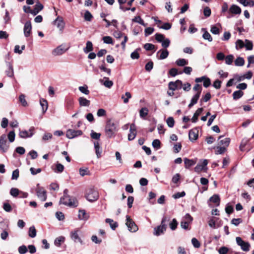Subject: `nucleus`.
I'll list each match as a JSON object with an SVG mask.
<instances>
[{"mask_svg": "<svg viewBox=\"0 0 254 254\" xmlns=\"http://www.w3.org/2000/svg\"><path fill=\"white\" fill-rule=\"evenodd\" d=\"M64 241L65 238L64 236H60L55 239L54 244L57 247H60Z\"/></svg>", "mask_w": 254, "mask_h": 254, "instance_id": "nucleus-31", "label": "nucleus"}, {"mask_svg": "<svg viewBox=\"0 0 254 254\" xmlns=\"http://www.w3.org/2000/svg\"><path fill=\"white\" fill-rule=\"evenodd\" d=\"M245 46L243 41L241 40H238L236 42V48L237 49H242Z\"/></svg>", "mask_w": 254, "mask_h": 254, "instance_id": "nucleus-64", "label": "nucleus"}, {"mask_svg": "<svg viewBox=\"0 0 254 254\" xmlns=\"http://www.w3.org/2000/svg\"><path fill=\"white\" fill-rule=\"evenodd\" d=\"M79 105L83 107H89L90 104V101L83 97L78 98Z\"/></svg>", "mask_w": 254, "mask_h": 254, "instance_id": "nucleus-22", "label": "nucleus"}, {"mask_svg": "<svg viewBox=\"0 0 254 254\" xmlns=\"http://www.w3.org/2000/svg\"><path fill=\"white\" fill-rule=\"evenodd\" d=\"M178 226V222L176 219H173L170 223L169 226L172 230H175Z\"/></svg>", "mask_w": 254, "mask_h": 254, "instance_id": "nucleus-54", "label": "nucleus"}, {"mask_svg": "<svg viewBox=\"0 0 254 254\" xmlns=\"http://www.w3.org/2000/svg\"><path fill=\"white\" fill-rule=\"evenodd\" d=\"M148 113V110L146 108H142L139 111V115L141 118H145Z\"/></svg>", "mask_w": 254, "mask_h": 254, "instance_id": "nucleus-48", "label": "nucleus"}, {"mask_svg": "<svg viewBox=\"0 0 254 254\" xmlns=\"http://www.w3.org/2000/svg\"><path fill=\"white\" fill-rule=\"evenodd\" d=\"M166 218L164 217L161 221V224L154 228L153 234L155 236H159L164 233L166 229V225L165 224Z\"/></svg>", "mask_w": 254, "mask_h": 254, "instance_id": "nucleus-5", "label": "nucleus"}, {"mask_svg": "<svg viewBox=\"0 0 254 254\" xmlns=\"http://www.w3.org/2000/svg\"><path fill=\"white\" fill-rule=\"evenodd\" d=\"M68 190L65 189L64 190V195L60 200V204H63L69 207H75L78 205V202L74 197H72L68 194Z\"/></svg>", "mask_w": 254, "mask_h": 254, "instance_id": "nucleus-2", "label": "nucleus"}, {"mask_svg": "<svg viewBox=\"0 0 254 254\" xmlns=\"http://www.w3.org/2000/svg\"><path fill=\"white\" fill-rule=\"evenodd\" d=\"M229 11L232 14H240L242 11L241 8L239 6L233 4L230 7Z\"/></svg>", "mask_w": 254, "mask_h": 254, "instance_id": "nucleus-20", "label": "nucleus"}, {"mask_svg": "<svg viewBox=\"0 0 254 254\" xmlns=\"http://www.w3.org/2000/svg\"><path fill=\"white\" fill-rule=\"evenodd\" d=\"M140 51V48L136 49L134 51L130 54V58L134 59H138L139 58V54L138 53V51Z\"/></svg>", "mask_w": 254, "mask_h": 254, "instance_id": "nucleus-46", "label": "nucleus"}, {"mask_svg": "<svg viewBox=\"0 0 254 254\" xmlns=\"http://www.w3.org/2000/svg\"><path fill=\"white\" fill-rule=\"evenodd\" d=\"M20 190L17 189L12 188L10 190V194L14 197H16L19 194Z\"/></svg>", "mask_w": 254, "mask_h": 254, "instance_id": "nucleus-44", "label": "nucleus"}, {"mask_svg": "<svg viewBox=\"0 0 254 254\" xmlns=\"http://www.w3.org/2000/svg\"><path fill=\"white\" fill-rule=\"evenodd\" d=\"M200 96V95L199 94H195L193 96L191 99L190 102L188 106L189 108L192 107L194 105L197 103Z\"/></svg>", "mask_w": 254, "mask_h": 254, "instance_id": "nucleus-27", "label": "nucleus"}, {"mask_svg": "<svg viewBox=\"0 0 254 254\" xmlns=\"http://www.w3.org/2000/svg\"><path fill=\"white\" fill-rule=\"evenodd\" d=\"M40 103L42 108L43 112V113H45L48 109V102L46 100L44 99H41L40 100Z\"/></svg>", "mask_w": 254, "mask_h": 254, "instance_id": "nucleus-32", "label": "nucleus"}, {"mask_svg": "<svg viewBox=\"0 0 254 254\" xmlns=\"http://www.w3.org/2000/svg\"><path fill=\"white\" fill-rule=\"evenodd\" d=\"M93 50V45L91 42L87 41L86 44V47L84 48L83 51L84 53H88Z\"/></svg>", "mask_w": 254, "mask_h": 254, "instance_id": "nucleus-34", "label": "nucleus"}, {"mask_svg": "<svg viewBox=\"0 0 254 254\" xmlns=\"http://www.w3.org/2000/svg\"><path fill=\"white\" fill-rule=\"evenodd\" d=\"M79 90L82 93L85 95H88L89 94V90L88 89V87L86 85H84L83 86L79 87Z\"/></svg>", "mask_w": 254, "mask_h": 254, "instance_id": "nucleus-51", "label": "nucleus"}, {"mask_svg": "<svg viewBox=\"0 0 254 254\" xmlns=\"http://www.w3.org/2000/svg\"><path fill=\"white\" fill-rule=\"evenodd\" d=\"M198 136V130L196 128H193L190 130L189 133V139L190 141H193L196 140Z\"/></svg>", "mask_w": 254, "mask_h": 254, "instance_id": "nucleus-15", "label": "nucleus"}, {"mask_svg": "<svg viewBox=\"0 0 254 254\" xmlns=\"http://www.w3.org/2000/svg\"><path fill=\"white\" fill-rule=\"evenodd\" d=\"M245 64V60L242 57H238L235 61V64L236 66H241Z\"/></svg>", "mask_w": 254, "mask_h": 254, "instance_id": "nucleus-38", "label": "nucleus"}, {"mask_svg": "<svg viewBox=\"0 0 254 254\" xmlns=\"http://www.w3.org/2000/svg\"><path fill=\"white\" fill-rule=\"evenodd\" d=\"M193 90L196 91V94H199L200 95L202 91V87L200 84H196L193 87Z\"/></svg>", "mask_w": 254, "mask_h": 254, "instance_id": "nucleus-56", "label": "nucleus"}, {"mask_svg": "<svg viewBox=\"0 0 254 254\" xmlns=\"http://www.w3.org/2000/svg\"><path fill=\"white\" fill-rule=\"evenodd\" d=\"M28 235L31 238H34L36 236V230L34 226H31L29 229Z\"/></svg>", "mask_w": 254, "mask_h": 254, "instance_id": "nucleus-40", "label": "nucleus"}, {"mask_svg": "<svg viewBox=\"0 0 254 254\" xmlns=\"http://www.w3.org/2000/svg\"><path fill=\"white\" fill-rule=\"evenodd\" d=\"M64 169V166L60 164V163H57L56 164V168L55 170V172L57 173H62Z\"/></svg>", "mask_w": 254, "mask_h": 254, "instance_id": "nucleus-63", "label": "nucleus"}, {"mask_svg": "<svg viewBox=\"0 0 254 254\" xmlns=\"http://www.w3.org/2000/svg\"><path fill=\"white\" fill-rule=\"evenodd\" d=\"M236 241L237 245L241 247L243 251L248 252L250 251L251 245L249 243L243 241L240 237H236Z\"/></svg>", "mask_w": 254, "mask_h": 254, "instance_id": "nucleus-7", "label": "nucleus"}, {"mask_svg": "<svg viewBox=\"0 0 254 254\" xmlns=\"http://www.w3.org/2000/svg\"><path fill=\"white\" fill-rule=\"evenodd\" d=\"M84 18L85 20L91 21L93 18V16L88 10H86L84 13Z\"/></svg>", "mask_w": 254, "mask_h": 254, "instance_id": "nucleus-50", "label": "nucleus"}, {"mask_svg": "<svg viewBox=\"0 0 254 254\" xmlns=\"http://www.w3.org/2000/svg\"><path fill=\"white\" fill-rule=\"evenodd\" d=\"M82 131L80 130H74L69 129L67 130L66 136L68 138L72 139L78 136L81 135Z\"/></svg>", "mask_w": 254, "mask_h": 254, "instance_id": "nucleus-12", "label": "nucleus"}, {"mask_svg": "<svg viewBox=\"0 0 254 254\" xmlns=\"http://www.w3.org/2000/svg\"><path fill=\"white\" fill-rule=\"evenodd\" d=\"M9 147V143L7 141L5 134H2L0 137V149L2 152H6Z\"/></svg>", "mask_w": 254, "mask_h": 254, "instance_id": "nucleus-6", "label": "nucleus"}, {"mask_svg": "<svg viewBox=\"0 0 254 254\" xmlns=\"http://www.w3.org/2000/svg\"><path fill=\"white\" fill-rule=\"evenodd\" d=\"M36 192L37 197L42 201H45L47 199V191L43 188L39 187V185L38 184L37 188L36 189Z\"/></svg>", "mask_w": 254, "mask_h": 254, "instance_id": "nucleus-8", "label": "nucleus"}, {"mask_svg": "<svg viewBox=\"0 0 254 254\" xmlns=\"http://www.w3.org/2000/svg\"><path fill=\"white\" fill-rule=\"evenodd\" d=\"M192 220V217L189 213L186 214L181 222V228L185 230H190L189 225L191 224Z\"/></svg>", "mask_w": 254, "mask_h": 254, "instance_id": "nucleus-4", "label": "nucleus"}, {"mask_svg": "<svg viewBox=\"0 0 254 254\" xmlns=\"http://www.w3.org/2000/svg\"><path fill=\"white\" fill-rule=\"evenodd\" d=\"M211 98V94L209 92L207 93L204 96H202L200 102H206L208 101Z\"/></svg>", "mask_w": 254, "mask_h": 254, "instance_id": "nucleus-55", "label": "nucleus"}, {"mask_svg": "<svg viewBox=\"0 0 254 254\" xmlns=\"http://www.w3.org/2000/svg\"><path fill=\"white\" fill-rule=\"evenodd\" d=\"M209 200L210 201L213 202L215 203H217V206H218L219 205L220 202V197L217 194H214L213 196H212L210 198Z\"/></svg>", "mask_w": 254, "mask_h": 254, "instance_id": "nucleus-43", "label": "nucleus"}, {"mask_svg": "<svg viewBox=\"0 0 254 254\" xmlns=\"http://www.w3.org/2000/svg\"><path fill=\"white\" fill-rule=\"evenodd\" d=\"M74 104L73 99L70 98H67L65 99V106L67 109H70L72 108Z\"/></svg>", "mask_w": 254, "mask_h": 254, "instance_id": "nucleus-33", "label": "nucleus"}, {"mask_svg": "<svg viewBox=\"0 0 254 254\" xmlns=\"http://www.w3.org/2000/svg\"><path fill=\"white\" fill-rule=\"evenodd\" d=\"M208 164V161L206 159H204L201 163H199L195 167L194 171L197 173H199L201 171L203 170L206 172L207 170L206 167Z\"/></svg>", "mask_w": 254, "mask_h": 254, "instance_id": "nucleus-10", "label": "nucleus"}, {"mask_svg": "<svg viewBox=\"0 0 254 254\" xmlns=\"http://www.w3.org/2000/svg\"><path fill=\"white\" fill-rule=\"evenodd\" d=\"M53 23L60 30H63L64 26V23L62 17L58 16L54 21Z\"/></svg>", "mask_w": 254, "mask_h": 254, "instance_id": "nucleus-18", "label": "nucleus"}, {"mask_svg": "<svg viewBox=\"0 0 254 254\" xmlns=\"http://www.w3.org/2000/svg\"><path fill=\"white\" fill-rule=\"evenodd\" d=\"M66 49L63 45H60L54 49L52 54L55 56L61 55L65 52Z\"/></svg>", "mask_w": 254, "mask_h": 254, "instance_id": "nucleus-17", "label": "nucleus"}, {"mask_svg": "<svg viewBox=\"0 0 254 254\" xmlns=\"http://www.w3.org/2000/svg\"><path fill=\"white\" fill-rule=\"evenodd\" d=\"M184 163L185 165V168L188 169L191 166L194 165L196 163V161L194 160L189 159L186 158L184 159Z\"/></svg>", "mask_w": 254, "mask_h": 254, "instance_id": "nucleus-28", "label": "nucleus"}, {"mask_svg": "<svg viewBox=\"0 0 254 254\" xmlns=\"http://www.w3.org/2000/svg\"><path fill=\"white\" fill-rule=\"evenodd\" d=\"M161 142L159 139H154L152 143V145L154 148H156L157 149L160 148Z\"/></svg>", "mask_w": 254, "mask_h": 254, "instance_id": "nucleus-62", "label": "nucleus"}, {"mask_svg": "<svg viewBox=\"0 0 254 254\" xmlns=\"http://www.w3.org/2000/svg\"><path fill=\"white\" fill-rule=\"evenodd\" d=\"M137 130L134 124L130 125L129 132L127 135V139L129 141L133 140L136 136Z\"/></svg>", "mask_w": 254, "mask_h": 254, "instance_id": "nucleus-11", "label": "nucleus"}, {"mask_svg": "<svg viewBox=\"0 0 254 254\" xmlns=\"http://www.w3.org/2000/svg\"><path fill=\"white\" fill-rule=\"evenodd\" d=\"M78 218L80 220H86L89 218V215L86 213V211L84 210H79Z\"/></svg>", "mask_w": 254, "mask_h": 254, "instance_id": "nucleus-26", "label": "nucleus"}, {"mask_svg": "<svg viewBox=\"0 0 254 254\" xmlns=\"http://www.w3.org/2000/svg\"><path fill=\"white\" fill-rule=\"evenodd\" d=\"M183 85V83L182 81L180 80H177L175 82L171 81L169 83L168 86L170 90L175 91L178 88L181 89L182 88V86Z\"/></svg>", "mask_w": 254, "mask_h": 254, "instance_id": "nucleus-13", "label": "nucleus"}, {"mask_svg": "<svg viewBox=\"0 0 254 254\" xmlns=\"http://www.w3.org/2000/svg\"><path fill=\"white\" fill-rule=\"evenodd\" d=\"M19 101L23 107H26L28 106L27 102L25 99V95L23 94H20L19 96Z\"/></svg>", "mask_w": 254, "mask_h": 254, "instance_id": "nucleus-41", "label": "nucleus"}, {"mask_svg": "<svg viewBox=\"0 0 254 254\" xmlns=\"http://www.w3.org/2000/svg\"><path fill=\"white\" fill-rule=\"evenodd\" d=\"M104 42L106 44H113V39L110 36H105L103 38Z\"/></svg>", "mask_w": 254, "mask_h": 254, "instance_id": "nucleus-59", "label": "nucleus"}, {"mask_svg": "<svg viewBox=\"0 0 254 254\" xmlns=\"http://www.w3.org/2000/svg\"><path fill=\"white\" fill-rule=\"evenodd\" d=\"M32 25L30 21H27L24 26L23 32L25 37H28L31 34Z\"/></svg>", "mask_w": 254, "mask_h": 254, "instance_id": "nucleus-14", "label": "nucleus"}, {"mask_svg": "<svg viewBox=\"0 0 254 254\" xmlns=\"http://www.w3.org/2000/svg\"><path fill=\"white\" fill-rule=\"evenodd\" d=\"M70 237L72 240H73L74 242H79L80 243H82V241L81 239L79 238L77 231H72L70 233Z\"/></svg>", "mask_w": 254, "mask_h": 254, "instance_id": "nucleus-25", "label": "nucleus"}, {"mask_svg": "<svg viewBox=\"0 0 254 254\" xmlns=\"http://www.w3.org/2000/svg\"><path fill=\"white\" fill-rule=\"evenodd\" d=\"M118 130V125L111 119H109L105 126V131L106 135L108 138H112L115 136Z\"/></svg>", "mask_w": 254, "mask_h": 254, "instance_id": "nucleus-1", "label": "nucleus"}, {"mask_svg": "<svg viewBox=\"0 0 254 254\" xmlns=\"http://www.w3.org/2000/svg\"><path fill=\"white\" fill-rule=\"evenodd\" d=\"M202 111H203V108H198L196 111V112L194 114L192 118H191V121L192 122L195 123L197 121L198 116L201 114V113H202Z\"/></svg>", "mask_w": 254, "mask_h": 254, "instance_id": "nucleus-30", "label": "nucleus"}, {"mask_svg": "<svg viewBox=\"0 0 254 254\" xmlns=\"http://www.w3.org/2000/svg\"><path fill=\"white\" fill-rule=\"evenodd\" d=\"M126 224L128 228V230L130 232H135L138 230L137 226L128 215L126 216Z\"/></svg>", "mask_w": 254, "mask_h": 254, "instance_id": "nucleus-9", "label": "nucleus"}, {"mask_svg": "<svg viewBox=\"0 0 254 254\" xmlns=\"http://www.w3.org/2000/svg\"><path fill=\"white\" fill-rule=\"evenodd\" d=\"M94 145L97 157L99 158L101 156L102 153V150L100 149V144L98 141H95L94 142Z\"/></svg>", "mask_w": 254, "mask_h": 254, "instance_id": "nucleus-23", "label": "nucleus"}, {"mask_svg": "<svg viewBox=\"0 0 254 254\" xmlns=\"http://www.w3.org/2000/svg\"><path fill=\"white\" fill-rule=\"evenodd\" d=\"M15 134L14 130L10 131L7 135V138L9 142H12L14 141Z\"/></svg>", "mask_w": 254, "mask_h": 254, "instance_id": "nucleus-52", "label": "nucleus"}, {"mask_svg": "<svg viewBox=\"0 0 254 254\" xmlns=\"http://www.w3.org/2000/svg\"><path fill=\"white\" fill-rule=\"evenodd\" d=\"M43 5L39 1H37L34 6V9L32 10V15H37L41 10L43 9Z\"/></svg>", "mask_w": 254, "mask_h": 254, "instance_id": "nucleus-19", "label": "nucleus"}, {"mask_svg": "<svg viewBox=\"0 0 254 254\" xmlns=\"http://www.w3.org/2000/svg\"><path fill=\"white\" fill-rule=\"evenodd\" d=\"M234 59V57L232 55L227 56L224 59L225 60V63L228 65L231 64L233 62Z\"/></svg>", "mask_w": 254, "mask_h": 254, "instance_id": "nucleus-47", "label": "nucleus"}, {"mask_svg": "<svg viewBox=\"0 0 254 254\" xmlns=\"http://www.w3.org/2000/svg\"><path fill=\"white\" fill-rule=\"evenodd\" d=\"M155 39L158 42L161 43L165 39V36L162 34L156 33L155 34Z\"/></svg>", "mask_w": 254, "mask_h": 254, "instance_id": "nucleus-58", "label": "nucleus"}, {"mask_svg": "<svg viewBox=\"0 0 254 254\" xmlns=\"http://www.w3.org/2000/svg\"><path fill=\"white\" fill-rule=\"evenodd\" d=\"M166 123L169 127H173L174 126L175 121L173 117H169L166 120Z\"/></svg>", "mask_w": 254, "mask_h": 254, "instance_id": "nucleus-57", "label": "nucleus"}, {"mask_svg": "<svg viewBox=\"0 0 254 254\" xmlns=\"http://www.w3.org/2000/svg\"><path fill=\"white\" fill-rule=\"evenodd\" d=\"M79 171L80 175L82 177L85 175H90V171L87 168H81L79 169Z\"/></svg>", "mask_w": 254, "mask_h": 254, "instance_id": "nucleus-45", "label": "nucleus"}, {"mask_svg": "<svg viewBox=\"0 0 254 254\" xmlns=\"http://www.w3.org/2000/svg\"><path fill=\"white\" fill-rule=\"evenodd\" d=\"M176 64L180 66H185L188 64V61L185 59H179L176 60Z\"/></svg>", "mask_w": 254, "mask_h": 254, "instance_id": "nucleus-35", "label": "nucleus"}, {"mask_svg": "<svg viewBox=\"0 0 254 254\" xmlns=\"http://www.w3.org/2000/svg\"><path fill=\"white\" fill-rule=\"evenodd\" d=\"M6 65L8 67V69L6 70L5 72L6 75L9 77L13 76V69L12 64L9 62L6 63Z\"/></svg>", "mask_w": 254, "mask_h": 254, "instance_id": "nucleus-24", "label": "nucleus"}, {"mask_svg": "<svg viewBox=\"0 0 254 254\" xmlns=\"http://www.w3.org/2000/svg\"><path fill=\"white\" fill-rule=\"evenodd\" d=\"M244 94V93L241 90H239L235 91L233 94V97L234 100H237L240 99Z\"/></svg>", "mask_w": 254, "mask_h": 254, "instance_id": "nucleus-39", "label": "nucleus"}, {"mask_svg": "<svg viewBox=\"0 0 254 254\" xmlns=\"http://www.w3.org/2000/svg\"><path fill=\"white\" fill-rule=\"evenodd\" d=\"M222 136H220L218 139L220 140L219 141V144L223 145L224 147H227L229 145L230 139L229 138H225L223 139H221V138L222 137Z\"/></svg>", "mask_w": 254, "mask_h": 254, "instance_id": "nucleus-29", "label": "nucleus"}, {"mask_svg": "<svg viewBox=\"0 0 254 254\" xmlns=\"http://www.w3.org/2000/svg\"><path fill=\"white\" fill-rule=\"evenodd\" d=\"M104 78L106 79L103 82L104 85L109 88H111L113 85V82L111 80H109L108 77H104Z\"/></svg>", "mask_w": 254, "mask_h": 254, "instance_id": "nucleus-53", "label": "nucleus"}, {"mask_svg": "<svg viewBox=\"0 0 254 254\" xmlns=\"http://www.w3.org/2000/svg\"><path fill=\"white\" fill-rule=\"evenodd\" d=\"M226 149L225 147H217L216 150L215 151L216 154H222L224 153Z\"/></svg>", "mask_w": 254, "mask_h": 254, "instance_id": "nucleus-61", "label": "nucleus"}, {"mask_svg": "<svg viewBox=\"0 0 254 254\" xmlns=\"http://www.w3.org/2000/svg\"><path fill=\"white\" fill-rule=\"evenodd\" d=\"M33 127L30 128L29 130H21L19 132V136L21 138H27L31 137L33 134Z\"/></svg>", "mask_w": 254, "mask_h": 254, "instance_id": "nucleus-16", "label": "nucleus"}, {"mask_svg": "<svg viewBox=\"0 0 254 254\" xmlns=\"http://www.w3.org/2000/svg\"><path fill=\"white\" fill-rule=\"evenodd\" d=\"M85 197L89 201L93 202L98 199L99 193L97 190L94 189H90L87 190Z\"/></svg>", "mask_w": 254, "mask_h": 254, "instance_id": "nucleus-3", "label": "nucleus"}, {"mask_svg": "<svg viewBox=\"0 0 254 254\" xmlns=\"http://www.w3.org/2000/svg\"><path fill=\"white\" fill-rule=\"evenodd\" d=\"M105 221L106 223H109L110 224L111 228L113 230H115L116 228L118 226V223L117 222H114V220L113 219L107 218Z\"/></svg>", "mask_w": 254, "mask_h": 254, "instance_id": "nucleus-36", "label": "nucleus"}, {"mask_svg": "<svg viewBox=\"0 0 254 254\" xmlns=\"http://www.w3.org/2000/svg\"><path fill=\"white\" fill-rule=\"evenodd\" d=\"M160 54L159 59L164 60L167 58L169 55V52L167 49H161L158 51L157 55Z\"/></svg>", "mask_w": 254, "mask_h": 254, "instance_id": "nucleus-21", "label": "nucleus"}, {"mask_svg": "<svg viewBox=\"0 0 254 254\" xmlns=\"http://www.w3.org/2000/svg\"><path fill=\"white\" fill-rule=\"evenodd\" d=\"M191 243L195 248H199L200 246L199 242L195 238H193L191 239Z\"/></svg>", "mask_w": 254, "mask_h": 254, "instance_id": "nucleus-60", "label": "nucleus"}, {"mask_svg": "<svg viewBox=\"0 0 254 254\" xmlns=\"http://www.w3.org/2000/svg\"><path fill=\"white\" fill-rule=\"evenodd\" d=\"M132 21L134 22L139 23L143 26H146L147 25V24L144 22V21L140 16L134 17V18L132 19Z\"/></svg>", "mask_w": 254, "mask_h": 254, "instance_id": "nucleus-37", "label": "nucleus"}, {"mask_svg": "<svg viewBox=\"0 0 254 254\" xmlns=\"http://www.w3.org/2000/svg\"><path fill=\"white\" fill-rule=\"evenodd\" d=\"M202 30H204V32L202 35L203 38L207 40L209 42H211L212 41V38L210 34L206 31L205 29H202Z\"/></svg>", "mask_w": 254, "mask_h": 254, "instance_id": "nucleus-49", "label": "nucleus"}, {"mask_svg": "<svg viewBox=\"0 0 254 254\" xmlns=\"http://www.w3.org/2000/svg\"><path fill=\"white\" fill-rule=\"evenodd\" d=\"M239 2L245 6L249 5L251 7H253L254 6V1L253 0H240Z\"/></svg>", "mask_w": 254, "mask_h": 254, "instance_id": "nucleus-42", "label": "nucleus"}]
</instances>
